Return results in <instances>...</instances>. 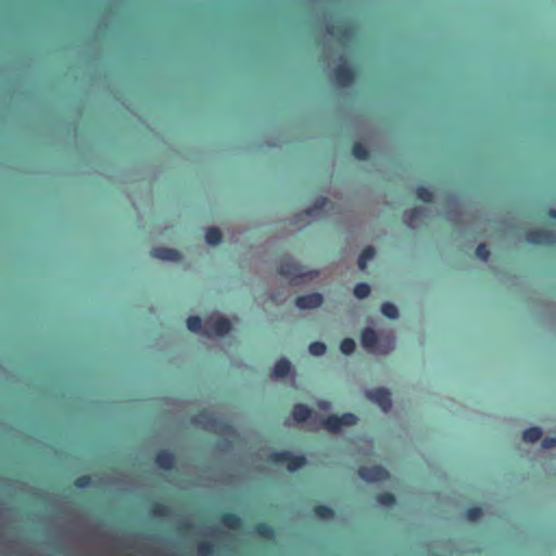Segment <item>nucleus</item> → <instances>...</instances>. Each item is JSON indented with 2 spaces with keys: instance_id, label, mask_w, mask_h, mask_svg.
<instances>
[{
  "instance_id": "obj_17",
  "label": "nucleus",
  "mask_w": 556,
  "mask_h": 556,
  "mask_svg": "<svg viewBox=\"0 0 556 556\" xmlns=\"http://www.w3.org/2000/svg\"><path fill=\"white\" fill-rule=\"evenodd\" d=\"M376 250L372 247H367L362 251L357 261L361 270L366 269L368 262L374 258Z\"/></svg>"
},
{
  "instance_id": "obj_9",
  "label": "nucleus",
  "mask_w": 556,
  "mask_h": 556,
  "mask_svg": "<svg viewBox=\"0 0 556 556\" xmlns=\"http://www.w3.org/2000/svg\"><path fill=\"white\" fill-rule=\"evenodd\" d=\"M151 255L154 258H157L162 262L176 263L181 260V255L177 250L170 249V248H165V247H159V248L152 249Z\"/></svg>"
},
{
  "instance_id": "obj_29",
  "label": "nucleus",
  "mask_w": 556,
  "mask_h": 556,
  "mask_svg": "<svg viewBox=\"0 0 556 556\" xmlns=\"http://www.w3.org/2000/svg\"><path fill=\"white\" fill-rule=\"evenodd\" d=\"M327 348L326 344L319 341L313 342L308 346V351L314 356H321L325 354Z\"/></svg>"
},
{
  "instance_id": "obj_13",
  "label": "nucleus",
  "mask_w": 556,
  "mask_h": 556,
  "mask_svg": "<svg viewBox=\"0 0 556 556\" xmlns=\"http://www.w3.org/2000/svg\"><path fill=\"white\" fill-rule=\"evenodd\" d=\"M362 345L369 352H374L377 349L378 336L372 328H365L361 336Z\"/></svg>"
},
{
  "instance_id": "obj_8",
  "label": "nucleus",
  "mask_w": 556,
  "mask_h": 556,
  "mask_svg": "<svg viewBox=\"0 0 556 556\" xmlns=\"http://www.w3.org/2000/svg\"><path fill=\"white\" fill-rule=\"evenodd\" d=\"M323 302L324 298L318 292L300 295L295 300L296 306L302 309L317 308L323 304Z\"/></svg>"
},
{
  "instance_id": "obj_21",
  "label": "nucleus",
  "mask_w": 556,
  "mask_h": 556,
  "mask_svg": "<svg viewBox=\"0 0 556 556\" xmlns=\"http://www.w3.org/2000/svg\"><path fill=\"white\" fill-rule=\"evenodd\" d=\"M352 154L357 159V160H362V161H365L369 157V151L368 149L359 143V142H355L352 147Z\"/></svg>"
},
{
  "instance_id": "obj_10",
  "label": "nucleus",
  "mask_w": 556,
  "mask_h": 556,
  "mask_svg": "<svg viewBox=\"0 0 556 556\" xmlns=\"http://www.w3.org/2000/svg\"><path fill=\"white\" fill-rule=\"evenodd\" d=\"M331 205V202L326 197H320L305 211V214L309 217H320Z\"/></svg>"
},
{
  "instance_id": "obj_16",
  "label": "nucleus",
  "mask_w": 556,
  "mask_h": 556,
  "mask_svg": "<svg viewBox=\"0 0 556 556\" xmlns=\"http://www.w3.org/2000/svg\"><path fill=\"white\" fill-rule=\"evenodd\" d=\"M222 232L217 227H210L205 231V242L208 245H218L222 242Z\"/></svg>"
},
{
  "instance_id": "obj_32",
  "label": "nucleus",
  "mask_w": 556,
  "mask_h": 556,
  "mask_svg": "<svg viewBox=\"0 0 556 556\" xmlns=\"http://www.w3.org/2000/svg\"><path fill=\"white\" fill-rule=\"evenodd\" d=\"M224 523L229 528H235L239 523V519L235 516H227L224 519Z\"/></svg>"
},
{
  "instance_id": "obj_28",
  "label": "nucleus",
  "mask_w": 556,
  "mask_h": 556,
  "mask_svg": "<svg viewBox=\"0 0 556 556\" xmlns=\"http://www.w3.org/2000/svg\"><path fill=\"white\" fill-rule=\"evenodd\" d=\"M483 515V510L481 507L479 506H472V507H469L466 511H465V516L468 520L470 521H477L479 520Z\"/></svg>"
},
{
  "instance_id": "obj_15",
  "label": "nucleus",
  "mask_w": 556,
  "mask_h": 556,
  "mask_svg": "<svg viewBox=\"0 0 556 556\" xmlns=\"http://www.w3.org/2000/svg\"><path fill=\"white\" fill-rule=\"evenodd\" d=\"M312 416V409L305 404H295L292 408V417L298 422H304Z\"/></svg>"
},
{
  "instance_id": "obj_24",
  "label": "nucleus",
  "mask_w": 556,
  "mask_h": 556,
  "mask_svg": "<svg viewBox=\"0 0 556 556\" xmlns=\"http://www.w3.org/2000/svg\"><path fill=\"white\" fill-rule=\"evenodd\" d=\"M376 500L379 504L383 505V506H393L396 502V498L395 496L390 493V492H382V493H379L377 496H376Z\"/></svg>"
},
{
  "instance_id": "obj_30",
  "label": "nucleus",
  "mask_w": 556,
  "mask_h": 556,
  "mask_svg": "<svg viewBox=\"0 0 556 556\" xmlns=\"http://www.w3.org/2000/svg\"><path fill=\"white\" fill-rule=\"evenodd\" d=\"M476 255L482 260V261H488L489 256H490V249L489 247L485 244V243H480L477 248H476Z\"/></svg>"
},
{
  "instance_id": "obj_34",
  "label": "nucleus",
  "mask_w": 556,
  "mask_h": 556,
  "mask_svg": "<svg viewBox=\"0 0 556 556\" xmlns=\"http://www.w3.org/2000/svg\"><path fill=\"white\" fill-rule=\"evenodd\" d=\"M542 446L544 448H551L556 446V438H544L542 441Z\"/></svg>"
},
{
  "instance_id": "obj_2",
  "label": "nucleus",
  "mask_w": 556,
  "mask_h": 556,
  "mask_svg": "<svg viewBox=\"0 0 556 556\" xmlns=\"http://www.w3.org/2000/svg\"><path fill=\"white\" fill-rule=\"evenodd\" d=\"M357 417L352 413H344L341 416L329 415L323 420V426L332 433L340 432L343 426H354Z\"/></svg>"
},
{
  "instance_id": "obj_18",
  "label": "nucleus",
  "mask_w": 556,
  "mask_h": 556,
  "mask_svg": "<svg viewBox=\"0 0 556 556\" xmlns=\"http://www.w3.org/2000/svg\"><path fill=\"white\" fill-rule=\"evenodd\" d=\"M542 437V430L539 427H530L526 429L522 433V439L526 442L534 443L539 441Z\"/></svg>"
},
{
  "instance_id": "obj_5",
  "label": "nucleus",
  "mask_w": 556,
  "mask_h": 556,
  "mask_svg": "<svg viewBox=\"0 0 556 556\" xmlns=\"http://www.w3.org/2000/svg\"><path fill=\"white\" fill-rule=\"evenodd\" d=\"M280 277H292L295 279H302L305 277H316L318 275V271L309 270L306 271L302 266L300 265H290L286 260L280 257Z\"/></svg>"
},
{
  "instance_id": "obj_23",
  "label": "nucleus",
  "mask_w": 556,
  "mask_h": 556,
  "mask_svg": "<svg viewBox=\"0 0 556 556\" xmlns=\"http://www.w3.org/2000/svg\"><path fill=\"white\" fill-rule=\"evenodd\" d=\"M156 463L161 468L168 469L174 463V457L170 453L162 452L157 455Z\"/></svg>"
},
{
  "instance_id": "obj_7",
  "label": "nucleus",
  "mask_w": 556,
  "mask_h": 556,
  "mask_svg": "<svg viewBox=\"0 0 556 556\" xmlns=\"http://www.w3.org/2000/svg\"><path fill=\"white\" fill-rule=\"evenodd\" d=\"M333 75H334L337 84L342 87L351 86L355 79L354 70L345 62L339 64L333 70Z\"/></svg>"
},
{
  "instance_id": "obj_38",
  "label": "nucleus",
  "mask_w": 556,
  "mask_h": 556,
  "mask_svg": "<svg viewBox=\"0 0 556 556\" xmlns=\"http://www.w3.org/2000/svg\"><path fill=\"white\" fill-rule=\"evenodd\" d=\"M200 553L203 554V555L205 554L203 547L200 548Z\"/></svg>"
},
{
  "instance_id": "obj_6",
  "label": "nucleus",
  "mask_w": 556,
  "mask_h": 556,
  "mask_svg": "<svg viewBox=\"0 0 556 556\" xmlns=\"http://www.w3.org/2000/svg\"><path fill=\"white\" fill-rule=\"evenodd\" d=\"M366 396L376 403L384 413L392 407L391 393L384 388H377L366 392Z\"/></svg>"
},
{
  "instance_id": "obj_14",
  "label": "nucleus",
  "mask_w": 556,
  "mask_h": 556,
  "mask_svg": "<svg viewBox=\"0 0 556 556\" xmlns=\"http://www.w3.org/2000/svg\"><path fill=\"white\" fill-rule=\"evenodd\" d=\"M425 215V210L421 207H414L410 210H407L403 214L404 222L409 227H415V225L422 219Z\"/></svg>"
},
{
  "instance_id": "obj_25",
  "label": "nucleus",
  "mask_w": 556,
  "mask_h": 556,
  "mask_svg": "<svg viewBox=\"0 0 556 556\" xmlns=\"http://www.w3.org/2000/svg\"><path fill=\"white\" fill-rule=\"evenodd\" d=\"M381 312L386 317L390 319H395L399 316L397 307L389 302L382 304Z\"/></svg>"
},
{
  "instance_id": "obj_31",
  "label": "nucleus",
  "mask_w": 556,
  "mask_h": 556,
  "mask_svg": "<svg viewBox=\"0 0 556 556\" xmlns=\"http://www.w3.org/2000/svg\"><path fill=\"white\" fill-rule=\"evenodd\" d=\"M290 370V362L286 357H280V378L288 375Z\"/></svg>"
},
{
  "instance_id": "obj_19",
  "label": "nucleus",
  "mask_w": 556,
  "mask_h": 556,
  "mask_svg": "<svg viewBox=\"0 0 556 556\" xmlns=\"http://www.w3.org/2000/svg\"><path fill=\"white\" fill-rule=\"evenodd\" d=\"M314 514L321 519H330L334 516V510L323 504L315 505L313 508Z\"/></svg>"
},
{
  "instance_id": "obj_12",
  "label": "nucleus",
  "mask_w": 556,
  "mask_h": 556,
  "mask_svg": "<svg viewBox=\"0 0 556 556\" xmlns=\"http://www.w3.org/2000/svg\"><path fill=\"white\" fill-rule=\"evenodd\" d=\"M327 33L330 34L331 36L337 37L340 41H346L353 35L352 28L350 26L343 25V24H340V25L330 24V25H328L327 26Z\"/></svg>"
},
{
  "instance_id": "obj_20",
  "label": "nucleus",
  "mask_w": 556,
  "mask_h": 556,
  "mask_svg": "<svg viewBox=\"0 0 556 556\" xmlns=\"http://www.w3.org/2000/svg\"><path fill=\"white\" fill-rule=\"evenodd\" d=\"M187 328L194 333L203 334L204 324L198 316H191L187 319Z\"/></svg>"
},
{
  "instance_id": "obj_4",
  "label": "nucleus",
  "mask_w": 556,
  "mask_h": 556,
  "mask_svg": "<svg viewBox=\"0 0 556 556\" xmlns=\"http://www.w3.org/2000/svg\"><path fill=\"white\" fill-rule=\"evenodd\" d=\"M357 473L366 482H382L390 478L389 471L380 465L371 467L361 466Z\"/></svg>"
},
{
  "instance_id": "obj_22",
  "label": "nucleus",
  "mask_w": 556,
  "mask_h": 556,
  "mask_svg": "<svg viewBox=\"0 0 556 556\" xmlns=\"http://www.w3.org/2000/svg\"><path fill=\"white\" fill-rule=\"evenodd\" d=\"M415 193H416V197L425 203H431L433 201V193L427 187H424V186L417 187Z\"/></svg>"
},
{
  "instance_id": "obj_35",
  "label": "nucleus",
  "mask_w": 556,
  "mask_h": 556,
  "mask_svg": "<svg viewBox=\"0 0 556 556\" xmlns=\"http://www.w3.org/2000/svg\"><path fill=\"white\" fill-rule=\"evenodd\" d=\"M88 480H89L88 478H80L77 481V485L79 488H84V486H86L88 484Z\"/></svg>"
},
{
  "instance_id": "obj_36",
  "label": "nucleus",
  "mask_w": 556,
  "mask_h": 556,
  "mask_svg": "<svg viewBox=\"0 0 556 556\" xmlns=\"http://www.w3.org/2000/svg\"><path fill=\"white\" fill-rule=\"evenodd\" d=\"M547 214L549 217L556 219V208H551Z\"/></svg>"
},
{
  "instance_id": "obj_26",
  "label": "nucleus",
  "mask_w": 556,
  "mask_h": 556,
  "mask_svg": "<svg viewBox=\"0 0 556 556\" xmlns=\"http://www.w3.org/2000/svg\"><path fill=\"white\" fill-rule=\"evenodd\" d=\"M369 293H370V287L366 282H359L354 288V295L357 299H365L369 295Z\"/></svg>"
},
{
  "instance_id": "obj_1",
  "label": "nucleus",
  "mask_w": 556,
  "mask_h": 556,
  "mask_svg": "<svg viewBox=\"0 0 556 556\" xmlns=\"http://www.w3.org/2000/svg\"><path fill=\"white\" fill-rule=\"evenodd\" d=\"M230 321L218 313L210 315L204 321L203 336L219 337L230 330Z\"/></svg>"
},
{
  "instance_id": "obj_33",
  "label": "nucleus",
  "mask_w": 556,
  "mask_h": 556,
  "mask_svg": "<svg viewBox=\"0 0 556 556\" xmlns=\"http://www.w3.org/2000/svg\"><path fill=\"white\" fill-rule=\"evenodd\" d=\"M316 406L320 409V410H329L331 408V403L329 401H326V400H319L316 402Z\"/></svg>"
},
{
  "instance_id": "obj_27",
  "label": "nucleus",
  "mask_w": 556,
  "mask_h": 556,
  "mask_svg": "<svg viewBox=\"0 0 556 556\" xmlns=\"http://www.w3.org/2000/svg\"><path fill=\"white\" fill-rule=\"evenodd\" d=\"M355 348L356 343L351 338H345L340 343V351L345 355L352 354L355 351Z\"/></svg>"
},
{
  "instance_id": "obj_3",
  "label": "nucleus",
  "mask_w": 556,
  "mask_h": 556,
  "mask_svg": "<svg viewBox=\"0 0 556 556\" xmlns=\"http://www.w3.org/2000/svg\"><path fill=\"white\" fill-rule=\"evenodd\" d=\"M526 240L534 245L553 247L556 244V233L548 229H533L526 233Z\"/></svg>"
},
{
  "instance_id": "obj_11",
  "label": "nucleus",
  "mask_w": 556,
  "mask_h": 556,
  "mask_svg": "<svg viewBox=\"0 0 556 556\" xmlns=\"http://www.w3.org/2000/svg\"><path fill=\"white\" fill-rule=\"evenodd\" d=\"M282 463H288V468L294 471L305 465L306 458L303 455H291L286 451H280V464Z\"/></svg>"
},
{
  "instance_id": "obj_37",
  "label": "nucleus",
  "mask_w": 556,
  "mask_h": 556,
  "mask_svg": "<svg viewBox=\"0 0 556 556\" xmlns=\"http://www.w3.org/2000/svg\"><path fill=\"white\" fill-rule=\"evenodd\" d=\"M271 375L275 377L278 376V364H275L271 368Z\"/></svg>"
}]
</instances>
